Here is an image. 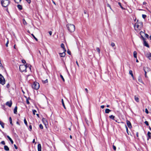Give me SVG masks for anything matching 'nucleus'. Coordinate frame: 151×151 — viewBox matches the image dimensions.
<instances>
[{"mask_svg":"<svg viewBox=\"0 0 151 151\" xmlns=\"http://www.w3.org/2000/svg\"><path fill=\"white\" fill-rule=\"evenodd\" d=\"M101 107L102 109H103L104 107V105H102L101 106Z\"/></svg>","mask_w":151,"mask_h":151,"instance_id":"nucleus-57","label":"nucleus"},{"mask_svg":"<svg viewBox=\"0 0 151 151\" xmlns=\"http://www.w3.org/2000/svg\"><path fill=\"white\" fill-rule=\"evenodd\" d=\"M26 102L28 104H29L30 103L28 99H27L26 100Z\"/></svg>","mask_w":151,"mask_h":151,"instance_id":"nucleus-47","label":"nucleus"},{"mask_svg":"<svg viewBox=\"0 0 151 151\" xmlns=\"http://www.w3.org/2000/svg\"><path fill=\"white\" fill-rule=\"evenodd\" d=\"M29 129H30V130H31L32 129V127L31 126V125H30L29 126Z\"/></svg>","mask_w":151,"mask_h":151,"instance_id":"nucleus-58","label":"nucleus"},{"mask_svg":"<svg viewBox=\"0 0 151 151\" xmlns=\"http://www.w3.org/2000/svg\"><path fill=\"white\" fill-rule=\"evenodd\" d=\"M61 47L63 49V50L65 52H66V50L65 48L64 45L62 43L61 44Z\"/></svg>","mask_w":151,"mask_h":151,"instance_id":"nucleus-20","label":"nucleus"},{"mask_svg":"<svg viewBox=\"0 0 151 151\" xmlns=\"http://www.w3.org/2000/svg\"><path fill=\"white\" fill-rule=\"evenodd\" d=\"M23 23L24 25H27V23L24 19H23Z\"/></svg>","mask_w":151,"mask_h":151,"instance_id":"nucleus-33","label":"nucleus"},{"mask_svg":"<svg viewBox=\"0 0 151 151\" xmlns=\"http://www.w3.org/2000/svg\"><path fill=\"white\" fill-rule=\"evenodd\" d=\"M145 123L146 124V125H147V126H148L149 125V124H148V123L147 121H145Z\"/></svg>","mask_w":151,"mask_h":151,"instance_id":"nucleus-43","label":"nucleus"},{"mask_svg":"<svg viewBox=\"0 0 151 151\" xmlns=\"http://www.w3.org/2000/svg\"><path fill=\"white\" fill-rule=\"evenodd\" d=\"M113 148L114 150H116V148L115 146L113 145Z\"/></svg>","mask_w":151,"mask_h":151,"instance_id":"nucleus-51","label":"nucleus"},{"mask_svg":"<svg viewBox=\"0 0 151 151\" xmlns=\"http://www.w3.org/2000/svg\"><path fill=\"white\" fill-rule=\"evenodd\" d=\"M136 136L137 137H138V132L136 133Z\"/></svg>","mask_w":151,"mask_h":151,"instance_id":"nucleus-60","label":"nucleus"},{"mask_svg":"<svg viewBox=\"0 0 151 151\" xmlns=\"http://www.w3.org/2000/svg\"><path fill=\"white\" fill-rule=\"evenodd\" d=\"M142 17L143 19H145L146 17V15L145 14H142Z\"/></svg>","mask_w":151,"mask_h":151,"instance_id":"nucleus-40","label":"nucleus"},{"mask_svg":"<svg viewBox=\"0 0 151 151\" xmlns=\"http://www.w3.org/2000/svg\"><path fill=\"white\" fill-rule=\"evenodd\" d=\"M125 127L126 128L127 132V133L129 134L128 133V129L127 127L126 126V125H125Z\"/></svg>","mask_w":151,"mask_h":151,"instance_id":"nucleus-49","label":"nucleus"},{"mask_svg":"<svg viewBox=\"0 0 151 151\" xmlns=\"http://www.w3.org/2000/svg\"><path fill=\"white\" fill-rule=\"evenodd\" d=\"M109 118H110L111 119H112L114 120L115 116L113 115H111L109 116Z\"/></svg>","mask_w":151,"mask_h":151,"instance_id":"nucleus-27","label":"nucleus"},{"mask_svg":"<svg viewBox=\"0 0 151 151\" xmlns=\"http://www.w3.org/2000/svg\"><path fill=\"white\" fill-rule=\"evenodd\" d=\"M39 127L41 129H43V126L41 124H40V125H39Z\"/></svg>","mask_w":151,"mask_h":151,"instance_id":"nucleus-37","label":"nucleus"},{"mask_svg":"<svg viewBox=\"0 0 151 151\" xmlns=\"http://www.w3.org/2000/svg\"><path fill=\"white\" fill-rule=\"evenodd\" d=\"M76 63L77 65L79 67V64H78V63L77 61H76Z\"/></svg>","mask_w":151,"mask_h":151,"instance_id":"nucleus-62","label":"nucleus"},{"mask_svg":"<svg viewBox=\"0 0 151 151\" xmlns=\"http://www.w3.org/2000/svg\"><path fill=\"white\" fill-rule=\"evenodd\" d=\"M62 105H63V107H64V108L65 109H66L65 106V105L64 104L63 100V99H62Z\"/></svg>","mask_w":151,"mask_h":151,"instance_id":"nucleus-30","label":"nucleus"},{"mask_svg":"<svg viewBox=\"0 0 151 151\" xmlns=\"http://www.w3.org/2000/svg\"><path fill=\"white\" fill-rule=\"evenodd\" d=\"M65 52L64 51V52H63L59 53V55L61 57H64L65 56Z\"/></svg>","mask_w":151,"mask_h":151,"instance_id":"nucleus-12","label":"nucleus"},{"mask_svg":"<svg viewBox=\"0 0 151 151\" xmlns=\"http://www.w3.org/2000/svg\"><path fill=\"white\" fill-rule=\"evenodd\" d=\"M4 150L6 151H9V147L6 145H5L4 146Z\"/></svg>","mask_w":151,"mask_h":151,"instance_id":"nucleus-21","label":"nucleus"},{"mask_svg":"<svg viewBox=\"0 0 151 151\" xmlns=\"http://www.w3.org/2000/svg\"><path fill=\"white\" fill-rule=\"evenodd\" d=\"M67 52L69 55L71 54V52L69 50H68L67 51Z\"/></svg>","mask_w":151,"mask_h":151,"instance_id":"nucleus-50","label":"nucleus"},{"mask_svg":"<svg viewBox=\"0 0 151 151\" xmlns=\"http://www.w3.org/2000/svg\"><path fill=\"white\" fill-rule=\"evenodd\" d=\"M33 113L34 115L35 114V112H37L35 110H33Z\"/></svg>","mask_w":151,"mask_h":151,"instance_id":"nucleus-42","label":"nucleus"},{"mask_svg":"<svg viewBox=\"0 0 151 151\" xmlns=\"http://www.w3.org/2000/svg\"><path fill=\"white\" fill-rule=\"evenodd\" d=\"M129 73L131 75V76L132 77H133V74L132 71V70H130L129 71Z\"/></svg>","mask_w":151,"mask_h":151,"instance_id":"nucleus-31","label":"nucleus"},{"mask_svg":"<svg viewBox=\"0 0 151 151\" xmlns=\"http://www.w3.org/2000/svg\"><path fill=\"white\" fill-rule=\"evenodd\" d=\"M12 102L11 101L7 102L6 103V105L8 106L9 107L12 106Z\"/></svg>","mask_w":151,"mask_h":151,"instance_id":"nucleus-9","label":"nucleus"},{"mask_svg":"<svg viewBox=\"0 0 151 151\" xmlns=\"http://www.w3.org/2000/svg\"><path fill=\"white\" fill-rule=\"evenodd\" d=\"M142 33H144L143 32H142V31L141 32H140V35H141V37H140V38H141V39H142V40L143 41V40H146V39H145V38H144L143 37V36L141 35H142Z\"/></svg>","mask_w":151,"mask_h":151,"instance_id":"nucleus-19","label":"nucleus"},{"mask_svg":"<svg viewBox=\"0 0 151 151\" xmlns=\"http://www.w3.org/2000/svg\"><path fill=\"white\" fill-rule=\"evenodd\" d=\"M133 55L134 58H137V52L136 51H134V52Z\"/></svg>","mask_w":151,"mask_h":151,"instance_id":"nucleus-22","label":"nucleus"},{"mask_svg":"<svg viewBox=\"0 0 151 151\" xmlns=\"http://www.w3.org/2000/svg\"><path fill=\"white\" fill-rule=\"evenodd\" d=\"M47 82V79H46L45 81H44V83H46Z\"/></svg>","mask_w":151,"mask_h":151,"instance_id":"nucleus-54","label":"nucleus"},{"mask_svg":"<svg viewBox=\"0 0 151 151\" xmlns=\"http://www.w3.org/2000/svg\"><path fill=\"white\" fill-rule=\"evenodd\" d=\"M85 91H86V93H88V89H87V88H86L85 89Z\"/></svg>","mask_w":151,"mask_h":151,"instance_id":"nucleus-56","label":"nucleus"},{"mask_svg":"<svg viewBox=\"0 0 151 151\" xmlns=\"http://www.w3.org/2000/svg\"><path fill=\"white\" fill-rule=\"evenodd\" d=\"M143 70L145 73H147V72L150 70V69L147 67H144L143 68Z\"/></svg>","mask_w":151,"mask_h":151,"instance_id":"nucleus-8","label":"nucleus"},{"mask_svg":"<svg viewBox=\"0 0 151 151\" xmlns=\"http://www.w3.org/2000/svg\"><path fill=\"white\" fill-rule=\"evenodd\" d=\"M17 7L20 10H21L22 9V6L20 5H18L17 6Z\"/></svg>","mask_w":151,"mask_h":151,"instance_id":"nucleus-25","label":"nucleus"},{"mask_svg":"<svg viewBox=\"0 0 151 151\" xmlns=\"http://www.w3.org/2000/svg\"><path fill=\"white\" fill-rule=\"evenodd\" d=\"M5 83V79L2 75L0 77V83L2 85H4Z\"/></svg>","mask_w":151,"mask_h":151,"instance_id":"nucleus-5","label":"nucleus"},{"mask_svg":"<svg viewBox=\"0 0 151 151\" xmlns=\"http://www.w3.org/2000/svg\"><path fill=\"white\" fill-rule=\"evenodd\" d=\"M145 112L146 113L148 114L149 113V111L147 109H145Z\"/></svg>","mask_w":151,"mask_h":151,"instance_id":"nucleus-44","label":"nucleus"},{"mask_svg":"<svg viewBox=\"0 0 151 151\" xmlns=\"http://www.w3.org/2000/svg\"><path fill=\"white\" fill-rule=\"evenodd\" d=\"M137 24L140 26V28H142L143 27L142 23V22H138V21L137 22Z\"/></svg>","mask_w":151,"mask_h":151,"instance_id":"nucleus-16","label":"nucleus"},{"mask_svg":"<svg viewBox=\"0 0 151 151\" xmlns=\"http://www.w3.org/2000/svg\"><path fill=\"white\" fill-rule=\"evenodd\" d=\"M9 83H8L7 85H6V87L7 88H8L9 87Z\"/></svg>","mask_w":151,"mask_h":151,"instance_id":"nucleus-59","label":"nucleus"},{"mask_svg":"<svg viewBox=\"0 0 151 151\" xmlns=\"http://www.w3.org/2000/svg\"><path fill=\"white\" fill-rule=\"evenodd\" d=\"M41 146L40 144H39L37 145V148L38 151H42Z\"/></svg>","mask_w":151,"mask_h":151,"instance_id":"nucleus-13","label":"nucleus"},{"mask_svg":"<svg viewBox=\"0 0 151 151\" xmlns=\"http://www.w3.org/2000/svg\"><path fill=\"white\" fill-rule=\"evenodd\" d=\"M14 146L16 149H18L17 147L15 144L14 145Z\"/></svg>","mask_w":151,"mask_h":151,"instance_id":"nucleus-53","label":"nucleus"},{"mask_svg":"<svg viewBox=\"0 0 151 151\" xmlns=\"http://www.w3.org/2000/svg\"><path fill=\"white\" fill-rule=\"evenodd\" d=\"M67 27L68 30L70 32H73L75 29V26L72 24H68Z\"/></svg>","mask_w":151,"mask_h":151,"instance_id":"nucleus-2","label":"nucleus"},{"mask_svg":"<svg viewBox=\"0 0 151 151\" xmlns=\"http://www.w3.org/2000/svg\"><path fill=\"white\" fill-rule=\"evenodd\" d=\"M143 45H144L147 47H149V46L148 43L145 40H143Z\"/></svg>","mask_w":151,"mask_h":151,"instance_id":"nucleus-11","label":"nucleus"},{"mask_svg":"<svg viewBox=\"0 0 151 151\" xmlns=\"http://www.w3.org/2000/svg\"><path fill=\"white\" fill-rule=\"evenodd\" d=\"M146 73H145V76L146 78H147V76L146 75Z\"/></svg>","mask_w":151,"mask_h":151,"instance_id":"nucleus-63","label":"nucleus"},{"mask_svg":"<svg viewBox=\"0 0 151 151\" xmlns=\"http://www.w3.org/2000/svg\"><path fill=\"white\" fill-rule=\"evenodd\" d=\"M145 36L147 38H149V35L147 34H145Z\"/></svg>","mask_w":151,"mask_h":151,"instance_id":"nucleus-41","label":"nucleus"},{"mask_svg":"<svg viewBox=\"0 0 151 151\" xmlns=\"http://www.w3.org/2000/svg\"><path fill=\"white\" fill-rule=\"evenodd\" d=\"M35 142V139H33V141H32V143H34Z\"/></svg>","mask_w":151,"mask_h":151,"instance_id":"nucleus-64","label":"nucleus"},{"mask_svg":"<svg viewBox=\"0 0 151 151\" xmlns=\"http://www.w3.org/2000/svg\"><path fill=\"white\" fill-rule=\"evenodd\" d=\"M111 111V110L109 109H106L105 111V113L107 114H108Z\"/></svg>","mask_w":151,"mask_h":151,"instance_id":"nucleus-23","label":"nucleus"},{"mask_svg":"<svg viewBox=\"0 0 151 151\" xmlns=\"http://www.w3.org/2000/svg\"><path fill=\"white\" fill-rule=\"evenodd\" d=\"M118 4L120 6L121 8L123 9H124V8L122 6L121 3L120 2L118 3Z\"/></svg>","mask_w":151,"mask_h":151,"instance_id":"nucleus-35","label":"nucleus"},{"mask_svg":"<svg viewBox=\"0 0 151 151\" xmlns=\"http://www.w3.org/2000/svg\"><path fill=\"white\" fill-rule=\"evenodd\" d=\"M40 85L39 83L36 82H35L32 85V88L36 90L38 89Z\"/></svg>","mask_w":151,"mask_h":151,"instance_id":"nucleus-4","label":"nucleus"},{"mask_svg":"<svg viewBox=\"0 0 151 151\" xmlns=\"http://www.w3.org/2000/svg\"><path fill=\"white\" fill-rule=\"evenodd\" d=\"M31 35L32 36L34 37V38L35 40L37 41V39L35 37L34 35L33 34H32Z\"/></svg>","mask_w":151,"mask_h":151,"instance_id":"nucleus-36","label":"nucleus"},{"mask_svg":"<svg viewBox=\"0 0 151 151\" xmlns=\"http://www.w3.org/2000/svg\"><path fill=\"white\" fill-rule=\"evenodd\" d=\"M60 77L62 79L63 81V82H64L65 80V79H64V78L63 77V76L62 75L60 74Z\"/></svg>","mask_w":151,"mask_h":151,"instance_id":"nucleus-34","label":"nucleus"},{"mask_svg":"<svg viewBox=\"0 0 151 151\" xmlns=\"http://www.w3.org/2000/svg\"><path fill=\"white\" fill-rule=\"evenodd\" d=\"M27 1V2L29 3L30 4L31 2V0H25Z\"/></svg>","mask_w":151,"mask_h":151,"instance_id":"nucleus-52","label":"nucleus"},{"mask_svg":"<svg viewBox=\"0 0 151 151\" xmlns=\"http://www.w3.org/2000/svg\"><path fill=\"white\" fill-rule=\"evenodd\" d=\"M147 4L146 2H143V5L146 4Z\"/></svg>","mask_w":151,"mask_h":151,"instance_id":"nucleus-61","label":"nucleus"},{"mask_svg":"<svg viewBox=\"0 0 151 151\" xmlns=\"http://www.w3.org/2000/svg\"><path fill=\"white\" fill-rule=\"evenodd\" d=\"M151 133L150 132H147L148 137L147 140H148L149 139L151 138Z\"/></svg>","mask_w":151,"mask_h":151,"instance_id":"nucleus-14","label":"nucleus"},{"mask_svg":"<svg viewBox=\"0 0 151 151\" xmlns=\"http://www.w3.org/2000/svg\"><path fill=\"white\" fill-rule=\"evenodd\" d=\"M24 122L25 124L27 126V123L26 121V119L25 118H24Z\"/></svg>","mask_w":151,"mask_h":151,"instance_id":"nucleus-32","label":"nucleus"},{"mask_svg":"<svg viewBox=\"0 0 151 151\" xmlns=\"http://www.w3.org/2000/svg\"><path fill=\"white\" fill-rule=\"evenodd\" d=\"M10 1L9 0H2L1 4L2 6L4 7H6L10 4Z\"/></svg>","mask_w":151,"mask_h":151,"instance_id":"nucleus-3","label":"nucleus"},{"mask_svg":"<svg viewBox=\"0 0 151 151\" xmlns=\"http://www.w3.org/2000/svg\"><path fill=\"white\" fill-rule=\"evenodd\" d=\"M9 121L10 124H11L12 125H13V124L12 123V120L11 117H10L9 118Z\"/></svg>","mask_w":151,"mask_h":151,"instance_id":"nucleus-26","label":"nucleus"},{"mask_svg":"<svg viewBox=\"0 0 151 151\" xmlns=\"http://www.w3.org/2000/svg\"><path fill=\"white\" fill-rule=\"evenodd\" d=\"M126 123L128 127L129 128H131L132 127V125L130 122L128 120H127Z\"/></svg>","mask_w":151,"mask_h":151,"instance_id":"nucleus-10","label":"nucleus"},{"mask_svg":"<svg viewBox=\"0 0 151 151\" xmlns=\"http://www.w3.org/2000/svg\"><path fill=\"white\" fill-rule=\"evenodd\" d=\"M145 55L146 57L148 58L149 60H151V53L150 52H145Z\"/></svg>","mask_w":151,"mask_h":151,"instance_id":"nucleus-7","label":"nucleus"},{"mask_svg":"<svg viewBox=\"0 0 151 151\" xmlns=\"http://www.w3.org/2000/svg\"><path fill=\"white\" fill-rule=\"evenodd\" d=\"M49 33L50 34V35L51 36L52 35V32L51 31H50L49 32Z\"/></svg>","mask_w":151,"mask_h":151,"instance_id":"nucleus-55","label":"nucleus"},{"mask_svg":"<svg viewBox=\"0 0 151 151\" xmlns=\"http://www.w3.org/2000/svg\"><path fill=\"white\" fill-rule=\"evenodd\" d=\"M111 45L112 47H114L115 45V44L114 42H111Z\"/></svg>","mask_w":151,"mask_h":151,"instance_id":"nucleus-39","label":"nucleus"},{"mask_svg":"<svg viewBox=\"0 0 151 151\" xmlns=\"http://www.w3.org/2000/svg\"><path fill=\"white\" fill-rule=\"evenodd\" d=\"M31 66H29L28 65V66H27V64L26 65H21L19 66V69L20 71L21 72H26V69L27 67H28L31 70Z\"/></svg>","mask_w":151,"mask_h":151,"instance_id":"nucleus-1","label":"nucleus"},{"mask_svg":"<svg viewBox=\"0 0 151 151\" xmlns=\"http://www.w3.org/2000/svg\"><path fill=\"white\" fill-rule=\"evenodd\" d=\"M14 2L17 3H19L22 0H14Z\"/></svg>","mask_w":151,"mask_h":151,"instance_id":"nucleus-28","label":"nucleus"},{"mask_svg":"<svg viewBox=\"0 0 151 151\" xmlns=\"http://www.w3.org/2000/svg\"><path fill=\"white\" fill-rule=\"evenodd\" d=\"M96 50L97 51L99 52V53L100 50V49H99V48L97 47L96 48Z\"/></svg>","mask_w":151,"mask_h":151,"instance_id":"nucleus-38","label":"nucleus"},{"mask_svg":"<svg viewBox=\"0 0 151 151\" xmlns=\"http://www.w3.org/2000/svg\"><path fill=\"white\" fill-rule=\"evenodd\" d=\"M7 138L9 139V140H10V141L11 142L12 144H13L14 142L13 141V140L10 137L8 136H7Z\"/></svg>","mask_w":151,"mask_h":151,"instance_id":"nucleus-17","label":"nucleus"},{"mask_svg":"<svg viewBox=\"0 0 151 151\" xmlns=\"http://www.w3.org/2000/svg\"><path fill=\"white\" fill-rule=\"evenodd\" d=\"M42 120L43 123L45 125H46V124L47 123V121L46 119L43 118L42 119Z\"/></svg>","mask_w":151,"mask_h":151,"instance_id":"nucleus-15","label":"nucleus"},{"mask_svg":"<svg viewBox=\"0 0 151 151\" xmlns=\"http://www.w3.org/2000/svg\"><path fill=\"white\" fill-rule=\"evenodd\" d=\"M9 40H8L6 43V47H8V44H9Z\"/></svg>","mask_w":151,"mask_h":151,"instance_id":"nucleus-45","label":"nucleus"},{"mask_svg":"<svg viewBox=\"0 0 151 151\" xmlns=\"http://www.w3.org/2000/svg\"><path fill=\"white\" fill-rule=\"evenodd\" d=\"M22 62L23 64H25L26 63L25 60H22Z\"/></svg>","mask_w":151,"mask_h":151,"instance_id":"nucleus-46","label":"nucleus"},{"mask_svg":"<svg viewBox=\"0 0 151 151\" xmlns=\"http://www.w3.org/2000/svg\"><path fill=\"white\" fill-rule=\"evenodd\" d=\"M138 20H137V22L135 23L134 25V29L135 30H137L138 29H140L141 28H140V26L137 24V22Z\"/></svg>","mask_w":151,"mask_h":151,"instance_id":"nucleus-6","label":"nucleus"},{"mask_svg":"<svg viewBox=\"0 0 151 151\" xmlns=\"http://www.w3.org/2000/svg\"><path fill=\"white\" fill-rule=\"evenodd\" d=\"M1 143L3 145H5V142L4 141H1Z\"/></svg>","mask_w":151,"mask_h":151,"instance_id":"nucleus-48","label":"nucleus"},{"mask_svg":"<svg viewBox=\"0 0 151 151\" xmlns=\"http://www.w3.org/2000/svg\"><path fill=\"white\" fill-rule=\"evenodd\" d=\"M135 98V100L137 102H139V99L137 97H136V96H135L134 97Z\"/></svg>","mask_w":151,"mask_h":151,"instance_id":"nucleus-29","label":"nucleus"},{"mask_svg":"<svg viewBox=\"0 0 151 151\" xmlns=\"http://www.w3.org/2000/svg\"><path fill=\"white\" fill-rule=\"evenodd\" d=\"M17 106H16L14 110V114H17Z\"/></svg>","mask_w":151,"mask_h":151,"instance_id":"nucleus-18","label":"nucleus"},{"mask_svg":"<svg viewBox=\"0 0 151 151\" xmlns=\"http://www.w3.org/2000/svg\"><path fill=\"white\" fill-rule=\"evenodd\" d=\"M0 124L1 125V126L3 128H4V123L3 122H2L0 121Z\"/></svg>","mask_w":151,"mask_h":151,"instance_id":"nucleus-24","label":"nucleus"}]
</instances>
